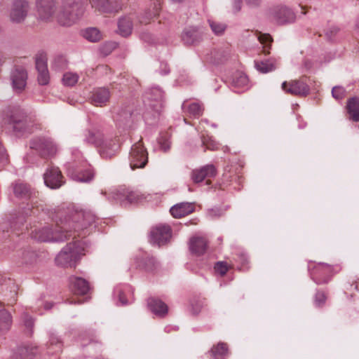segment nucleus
<instances>
[{
  "label": "nucleus",
  "mask_w": 359,
  "mask_h": 359,
  "mask_svg": "<svg viewBox=\"0 0 359 359\" xmlns=\"http://www.w3.org/2000/svg\"><path fill=\"white\" fill-rule=\"evenodd\" d=\"M56 224L35 229L32 236L41 242H63L76 236H86L85 231L95 222V216L90 212L78 210L74 206L58 210Z\"/></svg>",
  "instance_id": "obj_1"
},
{
  "label": "nucleus",
  "mask_w": 359,
  "mask_h": 359,
  "mask_svg": "<svg viewBox=\"0 0 359 359\" xmlns=\"http://www.w3.org/2000/svg\"><path fill=\"white\" fill-rule=\"evenodd\" d=\"M2 122L18 137L30 134L37 128L34 118L19 107H8L4 111Z\"/></svg>",
  "instance_id": "obj_2"
},
{
  "label": "nucleus",
  "mask_w": 359,
  "mask_h": 359,
  "mask_svg": "<svg viewBox=\"0 0 359 359\" xmlns=\"http://www.w3.org/2000/svg\"><path fill=\"white\" fill-rule=\"evenodd\" d=\"M84 13V0H63L57 15L58 23L69 27L76 23Z\"/></svg>",
  "instance_id": "obj_3"
},
{
  "label": "nucleus",
  "mask_w": 359,
  "mask_h": 359,
  "mask_svg": "<svg viewBox=\"0 0 359 359\" xmlns=\"http://www.w3.org/2000/svg\"><path fill=\"white\" fill-rule=\"evenodd\" d=\"M83 248L79 241L68 243L55 257L57 265L64 267L74 266L83 254Z\"/></svg>",
  "instance_id": "obj_4"
},
{
  "label": "nucleus",
  "mask_w": 359,
  "mask_h": 359,
  "mask_svg": "<svg viewBox=\"0 0 359 359\" xmlns=\"http://www.w3.org/2000/svg\"><path fill=\"white\" fill-rule=\"evenodd\" d=\"M29 148L44 158H53L58 151L57 144L51 138L41 136L33 137L29 141Z\"/></svg>",
  "instance_id": "obj_5"
},
{
  "label": "nucleus",
  "mask_w": 359,
  "mask_h": 359,
  "mask_svg": "<svg viewBox=\"0 0 359 359\" xmlns=\"http://www.w3.org/2000/svg\"><path fill=\"white\" fill-rule=\"evenodd\" d=\"M30 10L27 0H13L8 8V19L13 24H22L27 19Z\"/></svg>",
  "instance_id": "obj_6"
},
{
  "label": "nucleus",
  "mask_w": 359,
  "mask_h": 359,
  "mask_svg": "<svg viewBox=\"0 0 359 359\" xmlns=\"http://www.w3.org/2000/svg\"><path fill=\"white\" fill-rule=\"evenodd\" d=\"M143 198V195L138 191L124 187L112 190L108 196V199L114 200L123 206L137 203Z\"/></svg>",
  "instance_id": "obj_7"
},
{
  "label": "nucleus",
  "mask_w": 359,
  "mask_h": 359,
  "mask_svg": "<svg viewBox=\"0 0 359 359\" xmlns=\"http://www.w3.org/2000/svg\"><path fill=\"white\" fill-rule=\"evenodd\" d=\"M269 16L271 20L280 25L292 23L296 18L294 12L290 8L283 4L271 7L269 10Z\"/></svg>",
  "instance_id": "obj_8"
},
{
  "label": "nucleus",
  "mask_w": 359,
  "mask_h": 359,
  "mask_svg": "<svg viewBox=\"0 0 359 359\" xmlns=\"http://www.w3.org/2000/svg\"><path fill=\"white\" fill-rule=\"evenodd\" d=\"M148 161V154L142 140L135 143L129 154V163L132 170L144 168Z\"/></svg>",
  "instance_id": "obj_9"
},
{
  "label": "nucleus",
  "mask_w": 359,
  "mask_h": 359,
  "mask_svg": "<svg viewBox=\"0 0 359 359\" xmlns=\"http://www.w3.org/2000/svg\"><path fill=\"white\" fill-rule=\"evenodd\" d=\"M45 184L53 189H59L65 182L64 177L59 168L51 165L48 167L43 174Z\"/></svg>",
  "instance_id": "obj_10"
},
{
  "label": "nucleus",
  "mask_w": 359,
  "mask_h": 359,
  "mask_svg": "<svg viewBox=\"0 0 359 359\" xmlns=\"http://www.w3.org/2000/svg\"><path fill=\"white\" fill-rule=\"evenodd\" d=\"M91 7L101 13H117L123 8L120 0H89Z\"/></svg>",
  "instance_id": "obj_11"
},
{
  "label": "nucleus",
  "mask_w": 359,
  "mask_h": 359,
  "mask_svg": "<svg viewBox=\"0 0 359 359\" xmlns=\"http://www.w3.org/2000/svg\"><path fill=\"white\" fill-rule=\"evenodd\" d=\"M171 238V229L168 225L159 224L150 231L151 242L161 246L165 244Z\"/></svg>",
  "instance_id": "obj_12"
},
{
  "label": "nucleus",
  "mask_w": 359,
  "mask_h": 359,
  "mask_svg": "<svg viewBox=\"0 0 359 359\" xmlns=\"http://www.w3.org/2000/svg\"><path fill=\"white\" fill-rule=\"evenodd\" d=\"M10 79L13 90L21 93L27 85V72L22 67H15L11 72Z\"/></svg>",
  "instance_id": "obj_13"
},
{
  "label": "nucleus",
  "mask_w": 359,
  "mask_h": 359,
  "mask_svg": "<svg viewBox=\"0 0 359 359\" xmlns=\"http://www.w3.org/2000/svg\"><path fill=\"white\" fill-rule=\"evenodd\" d=\"M282 89L287 93L296 96H306L310 92L309 86L302 80H292L282 83Z\"/></svg>",
  "instance_id": "obj_14"
},
{
  "label": "nucleus",
  "mask_w": 359,
  "mask_h": 359,
  "mask_svg": "<svg viewBox=\"0 0 359 359\" xmlns=\"http://www.w3.org/2000/svg\"><path fill=\"white\" fill-rule=\"evenodd\" d=\"M333 272V267L327 264L319 263L311 271V278L317 284L327 283Z\"/></svg>",
  "instance_id": "obj_15"
},
{
  "label": "nucleus",
  "mask_w": 359,
  "mask_h": 359,
  "mask_svg": "<svg viewBox=\"0 0 359 359\" xmlns=\"http://www.w3.org/2000/svg\"><path fill=\"white\" fill-rule=\"evenodd\" d=\"M114 118L118 128L123 130L130 128L133 122V107H121L116 112Z\"/></svg>",
  "instance_id": "obj_16"
},
{
  "label": "nucleus",
  "mask_w": 359,
  "mask_h": 359,
  "mask_svg": "<svg viewBox=\"0 0 359 359\" xmlns=\"http://www.w3.org/2000/svg\"><path fill=\"white\" fill-rule=\"evenodd\" d=\"M217 175V169L212 164H208L191 171V178L195 183H200L205 180L207 184H210V178L215 177Z\"/></svg>",
  "instance_id": "obj_17"
},
{
  "label": "nucleus",
  "mask_w": 359,
  "mask_h": 359,
  "mask_svg": "<svg viewBox=\"0 0 359 359\" xmlns=\"http://www.w3.org/2000/svg\"><path fill=\"white\" fill-rule=\"evenodd\" d=\"M36 8L38 18L41 20H48L55 12V0H36Z\"/></svg>",
  "instance_id": "obj_18"
},
{
  "label": "nucleus",
  "mask_w": 359,
  "mask_h": 359,
  "mask_svg": "<svg viewBox=\"0 0 359 359\" xmlns=\"http://www.w3.org/2000/svg\"><path fill=\"white\" fill-rule=\"evenodd\" d=\"M67 174L74 180L88 182L91 181L94 177V171L92 168H88L85 170H81L75 168L74 165L69 163L67 165Z\"/></svg>",
  "instance_id": "obj_19"
},
{
  "label": "nucleus",
  "mask_w": 359,
  "mask_h": 359,
  "mask_svg": "<svg viewBox=\"0 0 359 359\" xmlns=\"http://www.w3.org/2000/svg\"><path fill=\"white\" fill-rule=\"evenodd\" d=\"M111 93L107 88H97L92 91L90 100L96 107H103L109 101Z\"/></svg>",
  "instance_id": "obj_20"
},
{
  "label": "nucleus",
  "mask_w": 359,
  "mask_h": 359,
  "mask_svg": "<svg viewBox=\"0 0 359 359\" xmlns=\"http://www.w3.org/2000/svg\"><path fill=\"white\" fill-rule=\"evenodd\" d=\"M119 143L116 140H104L98 147L100 156L104 158H110L114 156L119 149Z\"/></svg>",
  "instance_id": "obj_21"
},
{
  "label": "nucleus",
  "mask_w": 359,
  "mask_h": 359,
  "mask_svg": "<svg viewBox=\"0 0 359 359\" xmlns=\"http://www.w3.org/2000/svg\"><path fill=\"white\" fill-rule=\"evenodd\" d=\"M203 32L198 28L190 27L186 28L182 34V39L186 45H194L202 39Z\"/></svg>",
  "instance_id": "obj_22"
},
{
  "label": "nucleus",
  "mask_w": 359,
  "mask_h": 359,
  "mask_svg": "<svg viewBox=\"0 0 359 359\" xmlns=\"http://www.w3.org/2000/svg\"><path fill=\"white\" fill-rule=\"evenodd\" d=\"M69 285L72 290L77 294H86L90 290V284L84 278L72 276L69 278Z\"/></svg>",
  "instance_id": "obj_23"
},
{
  "label": "nucleus",
  "mask_w": 359,
  "mask_h": 359,
  "mask_svg": "<svg viewBox=\"0 0 359 359\" xmlns=\"http://www.w3.org/2000/svg\"><path fill=\"white\" fill-rule=\"evenodd\" d=\"M163 96V92L160 88L154 87L146 91L144 94V99L148 102L155 101L156 104H148L151 107L155 108L162 106Z\"/></svg>",
  "instance_id": "obj_24"
},
{
  "label": "nucleus",
  "mask_w": 359,
  "mask_h": 359,
  "mask_svg": "<svg viewBox=\"0 0 359 359\" xmlns=\"http://www.w3.org/2000/svg\"><path fill=\"white\" fill-rule=\"evenodd\" d=\"M194 206L191 203L183 202L173 205L170 210V214L175 218H180L193 212Z\"/></svg>",
  "instance_id": "obj_25"
},
{
  "label": "nucleus",
  "mask_w": 359,
  "mask_h": 359,
  "mask_svg": "<svg viewBox=\"0 0 359 359\" xmlns=\"http://www.w3.org/2000/svg\"><path fill=\"white\" fill-rule=\"evenodd\" d=\"M208 248V241L203 237H193L189 242L191 253L200 256L203 255Z\"/></svg>",
  "instance_id": "obj_26"
},
{
  "label": "nucleus",
  "mask_w": 359,
  "mask_h": 359,
  "mask_svg": "<svg viewBox=\"0 0 359 359\" xmlns=\"http://www.w3.org/2000/svg\"><path fill=\"white\" fill-rule=\"evenodd\" d=\"M147 304L150 311L159 317H163L168 313V306L158 299L149 298Z\"/></svg>",
  "instance_id": "obj_27"
},
{
  "label": "nucleus",
  "mask_w": 359,
  "mask_h": 359,
  "mask_svg": "<svg viewBox=\"0 0 359 359\" xmlns=\"http://www.w3.org/2000/svg\"><path fill=\"white\" fill-rule=\"evenodd\" d=\"M133 31V18L127 15L121 17L118 21L117 33L123 37H127L131 34Z\"/></svg>",
  "instance_id": "obj_28"
},
{
  "label": "nucleus",
  "mask_w": 359,
  "mask_h": 359,
  "mask_svg": "<svg viewBox=\"0 0 359 359\" xmlns=\"http://www.w3.org/2000/svg\"><path fill=\"white\" fill-rule=\"evenodd\" d=\"M103 134L98 130H86L83 134V142L88 144H93L96 147L101 145Z\"/></svg>",
  "instance_id": "obj_29"
},
{
  "label": "nucleus",
  "mask_w": 359,
  "mask_h": 359,
  "mask_svg": "<svg viewBox=\"0 0 359 359\" xmlns=\"http://www.w3.org/2000/svg\"><path fill=\"white\" fill-rule=\"evenodd\" d=\"M231 54V49L229 46L215 49L212 53L211 62L219 65L226 61Z\"/></svg>",
  "instance_id": "obj_30"
},
{
  "label": "nucleus",
  "mask_w": 359,
  "mask_h": 359,
  "mask_svg": "<svg viewBox=\"0 0 359 359\" xmlns=\"http://www.w3.org/2000/svg\"><path fill=\"white\" fill-rule=\"evenodd\" d=\"M255 67L257 71L266 74L276 69V61L273 59L255 61Z\"/></svg>",
  "instance_id": "obj_31"
},
{
  "label": "nucleus",
  "mask_w": 359,
  "mask_h": 359,
  "mask_svg": "<svg viewBox=\"0 0 359 359\" xmlns=\"http://www.w3.org/2000/svg\"><path fill=\"white\" fill-rule=\"evenodd\" d=\"M137 264L138 267L150 271L156 269L157 262L154 257L145 254L142 259L137 260Z\"/></svg>",
  "instance_id": "obj_32"
},
{
  "label": "nucleus",
  "mask_w": 359,
  "mask_h": 359,
  "mask_svg": "<svg viewBox=\"0 0 359 359\" xmlns=\"http://www.w3.org/2000/svg\"><path fill=\"white\" fill-rule=\"evenodd\" d=\"M347 109L350 118L355 122L359 121V98L353 97L348 101Z\"/></svg>",
  "instance_id": "obj_33"
},
{
  "label": "nucleus",
  "mask_w": 359,
  "mask_h": 359,
  "mask_svg": "<svg viewBox=\"0 0 359 359\" xmlns=\"http://www.w3.org/2000/svg\"><path fill=\"white\" fill-rule=\"evenodd\" d=\"M249 80L248 76L243 73L236 74L231 81V86L236 91V89L247 88L248 86Z\"/></svg>",
  "instance_id": "obj_34"
},
{
  "label": "nucleus",
  "mask_w": 359,
  "mask_h": 359,
  "mask_svg": "<svg viewBox=\"0 0 359 359\" xmlns=\"http://www.w3.org/2000/svg\"><path fill=\"white\" fill-rule=\"evenodd\" d=\"M12 324L11 313L5 309L0 310V332L8 331Z\"/></svg>",
  "instance_id": "obj_35"
},
{
  "label": "nucleus",
  "mask_w": 359,
  "mask_h": 359,
  "mask_svg": "<svg viewBox=\"0 0 359 359\" xmlns=\"http://www.w3.org/2000/svg\"><path fill=\"white\" fill-rule=\"evenodd\" d=\"M63 346L62 341L54 333L50 334L48 346L50 352L57 353L62 351Z\"/></svg>",
  "instance_id": "obj_36"
},
{
  "label": "nucleus",
  "mask_w": 359,
  "mask_h": 359,
  "mask_svg": "<svg viewBox=\"0 0 359 359\" xmlns=\"http://www.w3.org/2000/svg\"><path fill=\"white\" fill-rule=\"evenodd\" d=\"M34 353L32 348L25 346L18 347L13 353V359H32Z\"/></svg>",
  "instance_id": "obj_37"
},
{
  "label": "nucleus",
  "mask_w": 359,
  "mask_h": 359,
  "mask_svg": "<svg viewBox=\"0 0 359 359\" xmlns=\"http://www.w3.org/2000/svg\"><path fill=\"white\" fill-rule=\"evenodd\" d=\"M15 195L19 198H27L30 196V188L25 184L17 183L13 187Z\"/></svg>",
  "instance_id": "obj_38"
},
{
  "label": "nucleus",
  "mask_w": 359,
  "mask_h": 359,
  "mask_svg": "<svg viewBox=\"0 0 359 359\" xmlns=\"http://www.w3.org/2000/svg\"><path fill=\"white\" fill-rule=\"evenodd\" d=\"M83 37L90 42H97L101 39L102 34L97 28L90 27L84 31Z\"/></svg>",
  "instance_id": "obj_39"
},
{
  "label": "nucleus",
  "mask_w": 359,
  "mask_h": 359,
  "mask_svg": "<svg viewBox=\"0 0 359 359\" xmlns=\"http://www.w3.org/2000/svg\"><path fill=\"white\" fill-rule=\"evenodd\" d=\"M161 10V6L159 3H154L152 6V9L149 11H147L144 13V16H143L140 20V23L147 24L149 22V20L158 15Z\"/></svg>",
  "instance_id": "obj_40"
},
{
  "label": "nucleus",
  "mask_w": 359,
  "mask_h": 359,
  "mask_svg": "<svg viewBox=\"0 0 359 359\" xmlns=\"http://www.w3.org/2000/svg\"><path fill=\"white\" fill-rule=\"evenodd\" d=\"M210 352L214 359H218L220 356H225L228 352L227 344L223 342H219L217 346L212 347Z\"/></svg>",
  "instance_id": "obj_41"
},
{
  "label": "nucleus",
  "mask_w": 359,
  "mask_h": 359,
  "mask_svg": "<svg viewBox=\"0 0 359 359\" xmlns=\"http://www.w3.org/2000/svg\"><path fill=\"white\" fill-rule=\"evenodd\" d=\"M203 145L207 149L217 150L219 149V144L211 136L203 135L201 137Z\"/></svg>",
  "instance_id": "obj_42"
},
{
  "label": "nucleus",
  "mask_w": 359,
  "mask_h": 359,
  "mask_svg": "<svg viewBox=\"0 0 359 359\" xmlns=\"http://www.w3.org/2000/svg\"><path fill=\"white\" fill-rule=\"evenodd\" d=\"M79 78V76L76 73L66 72L63 75L62 83L65 86H73L78 82Z\"/></svg>",
  "instance_id": "obj_43"
},
{
  "label": "nucleus",
  "mask_w": 359,
  "mask_h": 359,
  "mask_svg": "<svg viewBox=\"0 0 359 359\" xmlns=\"http://www.w3.org/2000/svg\"><path fill=\"white\" fill-rule=\"evenodd\" d=\"M189 114L194 117H199L203 114V107L197 102H193L187 107Z\"/></svg>",
  "instance_id": "obj_44"
},
{
  "label": "nucleus",
  "mask_w": 359,
  "mask_h": 359,
  "mask_svg": "<svg viewBox=\"0 0 359 359\" xmlns=\"http://www.w3.org/2000/svg\"><path fill=\"white\" fill-rule=\"evenodd\" d=\"M210 27L212 29V31L216 34V35H221L224 33L225 31L226 26L223 24L218 22H215L211 20H208Z\"/></svg>",
  "instance_id": "obj_45"
},
{
  "label": "nucleus",
  "mask_w": 359,
  "mask_h": 359,
  "mask_svg": "<svg viewBox=\"0 0 359 359\" xmlns=\"http://www.w3.org/2000/svg\"><path fill=\"white\" fill-rule=\"evenodd\" d=\"M67 66V60L63 56L55 57L52 62V68L56 71H60Z\"/></svg>",
  "instance_id": "obj_46"
},
{
  "label": "nucleus",
  "mask_w": 359,
  "mask_h": 359,
  "mask_svg": "<svg viewBox=\"0 0 359 359\" xmlns=\"http://www.w3.org/2000/svg\"><path fill=\"white\" fill-rule=\"evenodd\" d=\"M259 42L264 46V52L269 53L271 43L273 41L271 36L268 34H259L257 36Z\"/></svg>",
  "instance_id": "obj_47"
},
{
  "label": "nucleus",
  "mask_w": 359,
  "mask_h": 359,
  "mask_svg": "<svg viewBox=\"0 0 359 359\" xmlns=\"http://www.w3.org/2000/svg\"><path fill=\"white\" fill-rule=\"evenodd\" d=\"M36 254L31 250H25L22 252V264H31L36 260Z\"/></svg>",
  "instance_id": "obj_48"
},
{
  "label": "nucleus",
  "mask_w": 359,
  "mask_h": 359,
  "mask_svg": "<svg viewBox=\"0 0 359 359\" xmlns=\"http://www.w3.org/2000/svg\"><path fill=\"white\" fill-rule=\"evenodd\" d=\"M38 82L40 85H47L50 81L48 69L38 71Z\"/></svg>",
  "instance_id": "obj_49"
},
{
  "label": "nucleus",
  "mask_w": 359,
  "mask_h": 359,
  "mask_svg": "<svg viewBox=\"0 0 359 359\" xmlns=\"http://www.w3.org/2000/svg\"><path fill=\"white\" fill-rule=\"evenodd\" d=\"M16 295H17V292H16V286L15 285L14 283H13L12 285V287H11V290L10 291V294H5V298L4 299V300L5 302H6V304L8 305H11L13 304L14 302H15L16 301Z\"/></svg>",
  "instance_id": "obj_50"
},
{
  "label": "nucleus",
  "mask_w": 359,
  "mask_h": 359,
  "mask_svg": "<svg viewBox=\"0 0 359 359\" xmlns=\"http://www.w3.org/2000/svg\"><path fill=\"white\" fill-rule=\"evenodd\" d=\"M36 68L37 71L48 69L47 60L45 56L40 55L36 58Z\"/></svg>",
  "instance_id": "obj_51"
},
{
  "label": "nucleus",
  "mask_w": 359,
  "mask_h": 359,
  "mask_svg": "<svg viewBox=\"0 0 359 359\" xmlns=\"http://www.w3.org/2000/svg\"><path fill=\"white\" fill-rule=\"evenodd\" d=\"M204 304L200 299L194 300L191 303V311L193 314L197 315L201 311Z\"/></svg>",
  "instance_id": "obj_52"
},
{
  "label": "nucleus",
  "mask_w": 359,
  "mask_h": 359,
  "mask_svg": "<svg viewBox=\"0 0 359 359\" xmlns=\"http://www.w3.org/2000/svg\"><path fill=\"white\" fill-rule=\"evenodd\" d=\"M116 48L115 43L108 42L102 45L100 48V51L104 55H108Z\"/></svg>",
  "instance_id": "obj_53"
},
{
  "label": "nucleus",
  "mask_w": 359,
  "mask_h": 359,
  "mask_svg": "<svg viewBox=\"0 0 359 359\" xmlns=\"http://www.w3.org/2000/svg\"><path fill=\"white\" fill-rule=\"evenodd\" d=\"M326 300V297L324 292L318 291L315 296L314 304L316 306L320 307L322 306Z\"/></svg>",
  "instance_id": "obj_54"
},
{
  "label": "nucleus",
  "mask_w": 359,
  "mask_h": 359,
  "mask_svg": "<svg viewBox=\"0 0 359 359\" xmlns=\"http://www.w3.org/2000/svg\"><path fill=\"white\" fill-rule=\"evenodd\" d=\"M332 95L335 99L341 100L344 97L345 90L342 87L335 86L332 90Z\"/></svg>",
  "instance_id": "obj_55"
},
{
  "label": "nucleus",
  "mask_w": 359,
  "mask_h": 359,
  "mask_svg": "<svg viewBox=\"0 0 359 359\" xmlns=\"http://www.w3.org/2000/svg\"><path fill=\"white\" fill-rule=\"evenodd\" d=\"M22 318L25 326L27 328L29 334H32L33 332L32 327L34 325V320L32 318L27 314H24Z\"/></svg>",
  "instance_id": "obj_56"
},
{
  "label": "nucleus",
  "mask_w": 359,
  "mask_h": 359,
  "mask_svg": "<svg viewBox=\"0 0 359 359\" xmlns=\"http://www.w3.org/2000/svg\"><path fill=\"white\" fill-rule=\"evenodd\" d=\"M215 270L221 276H224L228 271V266L225 262H218L215 264Z\"/></svg>",
  "instance_id": "obj_57"
},
{
  "label": "nucleus",
  "mask_w": 359,
  "mask_h": 359,
  "mask_svg": "<svg viewBox=\"0 0 359 359\" xmlns=\"http://www.w3.org/2000/svg\"><path fill=\"white\" fill-rule=\"evenodd\" d=\"M114 294L116 296H118V299H119V302H121V304L122 305H126L127 304L128 302H127V299H126V297H125V294H124V292L122 290L121 287H116L115 289H114Z\"/></svg>",
  "instance_id": "obj_58"
},
{
  "label": "nucleus",
  "mask_w": 359,
  "mask_h": 359,
  "mask_svg": "<svg viewBox=\"0 0 359 359\" xmlns=\"http://www.w3.org/2000/svg\"><path fill=\"white\" fill-rule=\"evenodd\" d=\"M158 144L160 145L161 149L164 151H168L170 148V141L165 138L164 137H161L158 139Z\"/></svg>",
  "instance_id": "obj_59"
},
{
  "label": "nucleus",
  "mask_w": 359,
  "mask_h": 359,
  "mask_svg": "<svg viewBox=\"0 0 359 359\" xmlns=\"http://www.w3.org/2000/svg\"><path fill=\"white\" fill-rule=\"evenodd\" d=\"M339 31L337 27H332L325 31V34L329 39H331Z\"/></svg>",
  "instance_id": "obj_60"
},
{
  "label": "nucleus",
  "mask_w": 359,
  "mask_h": 359,
  "mask_svg": "<svg viewBox=\"0 0 359 359\" xmlns=\"http://www.w3.org/2000/svg\"><path fill=\"white\" fill-rule=\"evenodd\" d=\"M208 215L212 218L219 217L222 215V210L219 208H212L208 211Z\"/></svg>",
  "instance_id": "obj_61"
},
{
  "label": "nucleus",
  "mask_w": 359,
  "mask_h": 359,
  "mask_svg": "<svg viewBox=\"0 0 359 359\" xmlns=\"http://www.w3.org/2000/svg\"><path fill=\"white\" fill-rule=\"evenodd\" d=\"M160 72L161 74H167L170 72V69L166 63H162L161 65Z\"/></svg>",
  "instance_id": "obj_62"
},
{
  "label": "nucleus",
  "mask_w": 359,
  "mask_h": 359,
  "mask_svg": "<svg viewBox=\"0 0 359 359\" xmlns=\"http://www.w3.org/2000/svg\"><path fill=\"white\" fill-rule=\"evenodd\" d=\"M250 6L255 7L260 4L261 0H245Z\"/></svg>",
  "instance_id": "obj_63"
},
{
  "label": "nucleus",
  "mask_w": 359,
  "mask_h": 359,
  "mask_svg": "<svg viewBox=\"0 0 359 359\" xmlns=\"http://www.w3.org/2000/svg\"><path fill=\"white\" fill-rule=\"evenodd\" d=\"M241 0H233V8L236 11H239L241 9Z\"/></svg>",
  "instance_id": "obj_64"
}]
</instances>
